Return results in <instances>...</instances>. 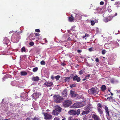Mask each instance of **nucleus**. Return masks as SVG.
I'll use <instances>...</instances> for the list:
<instances>
[{"label": "nucleus", "mask_w": 120, "mask_h": 120, "mask_svg": "<svg viewBox=\"0 0 120 120\" xmlns=\"http://www.w3.org/2000/svg\"><path fill=\"white\" fill-rule=\"evenodd\" d=\"M84 109L85 111H83L81 115H84L88 114L89 112L92 111V108L90 106L87 105L84 107Z\"/></svg>", "instance_id": "1"}, {"label": "nucleus", "mask_w": 120, "mask_h": 120, "mask_svg": "<svg viewBox=\"0 0 120 120\" xmlns=\"http://www.w3.org/2000/svg\"><path fill=\"white\" fill-rule=\"evenodd\" d=\"M99 90L98 89H96L95 88H93L88 90V92L89 94L95 95L98 93Z\"/></svg>", "instance_id": "2"}, {"label": "nucleus", "mask_w": 120, "mask_h": 120, "mask_svg": "<svg viewBox=\"0 0 120 120\" xmlns=\"http://www.w3.org/2000/svg\"><path fill=\"white\" fill-rule=\"evenodd\" d=\"M72 103V102L70 100H66L63 102V105L65 107H68L70 106Z\"/></svg>", "instance_id": "3"}, {"label": "nucleus", "mask_w": 120, "mask_h": 120, "mask_svg": "<svg viewBox=\"0 0 120 120\" xmlns=\"http://www.w3.org/2000/svg\"><path fill=\"white\" fill-rule=\"evenodd\" d=\"M70 93L72 97L75 98L77 99L80 98L78 94H76L74 91H73L72 90H71Z\"/></svg>", "instance_id": "4"}, {"label": "nucleus", "mask_w": 120, "mask_h": 120, "mask_svg": "<svg viewBox=\"0 0 120 120\" xmlns=\"http://www.w3.org/2000/svg\"><path fill=\"white\" fill-rule=\"evenodd\" d=\"M44 116H45V118L47 120H50L51 119L52 117V116L51 115L50 113H43Z\"/></svg>", "instance_id": "5"}, {"label": "nucleus", "mask_w": 120, "mask_h": 120, "mask_svg": "<svg viewBox=\"0 0 120 120\" xmlns=\"http://www.w3.org/2000/svg\"><path fill=\"white\" fill-rule=\"evenodd\" d=\"M40 95L41 94H39V93L37 92L33 94L31 96L33 99H36L38 98Z\"/></svg>", "instance_id": "6"}, {"label": "nucleus", "mask_w": 120, "mask_h": 120, "mask_svg": "<svg viewBox=\"0 0 120 120\" xmlns=\"http://www.w3.org/2000/svg\"><path fill=\"white\" fill-rule=\"evenodd\" d=\"M62 97L58 96L56 98L55 101L57 103H59L62 101Z\"/></svg>", "instance_id": "7"}, {"label": "nucleus", "mask_w": 120, "mask_h": 120, "mask_svg": "<svg viewBox=\"0 0 120 120\" xmlns=\"http://www.w3.org/2000/svg\"><path fill=\"white\" fill-rule=\"evenodd\" d=\"M68 113L70 115H76V111L75 110H71L68 112Z\"/></svg>", "instance_id": "8"}, {"label": "nucleus", "mask_w": 120, "mask_h": 120, "mask_svg": "<svg viewBox=\"0 0 120 120\" xmlns=\"http://www.w3.org/2000/svg\"><path fill=\"white\" fill-rule=\"evenodd\" d=\"M113 18V16H108L105 19L104 21L105 22H107L111 20Z\"/></svg>", "instance_id": "9"}, {"label": "nucleus", "mask_w": 120, "mask_h": 120, "mask_svg": "<svg viewBox=\"0 0 120 120\" xmlns=\"http://www.w3.org/2000/svg\"><path fill=\"white\" fill-rule=\"evenodd\" d=\"M73 79L74 81H76L78 82H79L80 80V77H78L77 75L74 77Z\"/></svg>", "instance_id": "10"}, {"label": "nucleus", "mask_w": 120, "mask_h": 120, "mask_svg": "<svg viewBox=\"0 0 120 120\" xmlns=\"http://www.w3.org/2000/svg\"><path fill=\"white\" fill-rule=\"evenodd\" d=\"M60 112L55 109L53 110L52 112V114L55 115H57L60 113Z\"/></svg>", "instance_id": "11"}, {"label": "nucleus", "mask_w": 120, "mask_h": 120, "mask_svg": "<svg viewBox=\"0 0 120 120\" xmlns=\"http://www.w3.org/2000/svg\"><path fill=\"white\" fill-rule=\"evenodd\" d=\"M53 84L52 82H48L44 83V85L47 87H49L52 86Z\"/></svg>", "instance_id": "12"}, {"label": "nucleus", "mask_w": 120, "mask_h": 120, "mask_svg": "<svg viewBox=\"0 0 120 120\" xmlns=\"http://www.w3.org/2000/svg\"><path fill=\"white\" fill-rule=\"evenodd\" d=\"M72 107L74 108H79V102L75 103L72 106Z\"/></svg>", "instance_id": "13"}, {"label": "nucleus", "mask_w": 120, "mask_h": 120, "mask_svg": "<svg viewBox=\"0 0 120 120\" xmlns=\"http://www.w3.org/2000/svg\"><path fill=\"white\" fill-rule=\"evenodd\" d=\"M92 117L94 120H100L99 117L96 115L94 114Z\"/></svg>", "instance_id": "14"}, {"label": "nucleus", "mask_w": 120, "mask_h": 120, "mask_svg": "<svg viewBox=\"0 0 120 120\" xmlns=\"http://www.w3.org/2000/svg\"><path fill=\"white\" fill-rule=\"evenodd\" d=\"M54 108L55 110H57L60 112L61 111V108L60 106L58 105L55 106L54 107Z\"/></svg>", "instance_id": "15"}, {"label": "nucleus", "mask_w": 120, "mask_h": 120, "mask_svg": "<svg viewBox=\"0 0 120 120\" xmlns=\"http://www.w3.org/2000/svg\"><path fill=\"white\" fill-rule=\"evenodd\" d=\"M39 77L37 76L36 77H34L33 76L32 79V80L35 81H38L39 80Z\"/></svg>", "instance_id": "16"}, {"label": "nucleus", "mask_w": 120, "mask_h": 120, "mask_svg": "<svg viewBox=\"0 0 120 120\" xmlns=\"http://www.w3.org/2000/svg\"><path fill=\"white\" fill-rule=\"evenodd\" d=\"M62 94L64 97H66L67 96V90L65 89L62 92Z\"/></svg>", "instance_id": "17"}, {"label": "nucleus", "mask_w": 120, "mask_h": 120, "mask_svg": "<svg viewBox=\"0 0 120 120\" xmlns=\"http://www.w3.org/2000/svg\"><path fill=\"white\" fill-rule=\"evenodd\" d=\"M71 79V77H64V80L65 82H69Z\"/></svg>", "instance_id": "18"}, {"label": "nucleus", "mask_w": 120, "mask_h": 120, "mask_svg": "<svg viewBox=\"0 0 120 120\" xmlns=\"http://www.w3.org/2000/svg\"><path fill=\"white\" fill-rule=\"evenodd\" d=\"M105 109L106 111V114H107L108 116H109V112L108 107L107 106H105Z\"/></svg>", "instance_id": "19"}, {"label": "nucleus", "mask_w": 120, "mask_h": 120, "mask_svg": "<svg viewBox=\"0 0 120 120\" xmlns=\"http://www.w3.org/2000/svg\"><path fill=\"white\" fill-rule=\"evenodd\" d=\"M98 110L100 114L101 115V116H102L103 114V112L101 109L100 108H98Z\"/></svg>", "instance_id": "20"}, {"label": "nucleus", "mask_w": 120, "mask_h": 120, "mask_svg": "<svg viewBox=\"0 0 120 120\" xmlns=\"http://www.w3.org/2000/svg\"><path fill=\"white\" fill-rule=\"evenodd\" d=\"M79 107H81L85 105V104L83 102H79Z\"/></svg>", "instance_id": "21"}, {"label": "nucleus", "mask_w": 120, "mask_h": 120, "mask_svg": "<svg viewBox=\"0 0 120 120\" xmlns=\"http://www.w3.org/2000/svg\"><path fill=\"white\" fill-rule=\"evenodd\" d=\"M101 89L103 91L106 90V87L105 85H103L101 86Z\"/></svg>", "instance_id": "22"}, {"label": "nucleus", "mask_w": 120, "mask_h": 120, "mask_svg": "<svg viewBox=\"0 0 120 120\" xmlns=\"http://www.w3.org/2000/svg\"><path fill=\"white\" fill-rule=\"evenodd\" d=\"M74 18L71 15V17L69 18V21L70 22H72L74 20Z\"/></svg>", "instance_id": "23"}, {"label": "nucleus", "mask_w": 120, "mask_h": 120, "mask_svg": "<svg viewBox=\"0 0 120 120\" xmlns=\"http://www.w3.org/2000/svg\"><path fill=\"white\" fill-rule=\"evenodd\" d=\"M27 73L25 71H22L21 72V74L22 75H27Z\"/></svg>", "instance_id": "24"}, {"label": "nucleus", "mask_w": 120, "mask_h": 120, "mask_svg": "<svg viewBox=\"0 0 120 120\" xmlns=\"http://www.w3.org/2000/svg\"><path fill=\"white\" fill-rule=\"evenodd\" d=\"M6 38H4L3 41V42L4 44H6V45L7 44V43L8 42L7 41H6Z\"/></svg>", "instance_id": "25"}, {"label": "nucleus", "mask_w": 120, "mask_h": 120, "mask_svg": "<svg viewBox=\"0 0 120 120\" xmlns=\"http://www.w3.org/2000/svg\"><path fill=\"white\" fill-rule=\"evenodd\" d=\"M80 114V110L79 109H78L76 112V114L77 115H79Z\"/></svg>", "instance_id": "26"}, {"label": "nucleus", "mask_w": 120, "mask_h": 120, "mask_svg": "<svg viewBox=\"0 0 120 120\" xmlns=\"http://www.w3.org/2000/svg\"><path fill=\"white\" fill-rule=\"evenodd\" d=\"M38 69V68L37 67L33 69V71L34 72H35L37 71Z\"/></svg>", "instance_id": "27"}, {"label": "nucleus", "mask_w": 120, "mask_h": 120, "mask_svg": "<svg viewBox=\"0 0 120 120\" xmlns=\"http://www.w3.org/2000/svg\"><path fill=\"white\" fill-rule=\"evenodd\" d=\"M60 76L58 75H57L56 76H55V78L56 79V80H58L60 78Z\"/></svg>", "instance_id": "28"}, {"label": "nucleus", "mask_w": 120, "mask_h": 120, "mask_svg": "<svg viewBox=\"0 0 120 120\" xmlns=\"http://www.w3.org/2000/svg\"><path fill=\"white\" fill-rule=\"evenodd\" d=\"M31 120H40V119L38 117H35Z\"/></svg>", "instance_id": "29"}, {"label": "nucleus", "mask_w": 120, "mask_h": 120, "mask_svg": "<svg viewBox=\"0 0 120 120\" xmlns=\"http://www.w3.org/2000/svg\"><path fill=\"white\" fill-rule=\"evenodd\" d=\"M26 51V50L25 49V47H24L23 48H22L21 49V52H25Z\"/></svg>", "instance_id": "30"}, {"label": "nucleus", "mask_w": 120, "mask_h": 120, "mask_svg": "<svg viewBox=\"0 0 120 120\" xmlns=\"http://www.w3.org/2000/svg\"><path fill=\"white\" fill-rule=\"evenodd\" d=\"M74 118L73 117L70 116L68 118V120H73Z\"/></svg>", "instance_id": "31"}, {"label": "nucleus", "mask_w": 120, "mask_h": 120, "mask_svg": "<svg viewBox=\"0 0 120 120\" xmlns=\"http://www.w3.org/2000/svg\"><path fill=\"white\" fill-rule=\"evenodd\" d=\"M84 72V71L81 70L79 71V74L80 75H81L83 74Z\"/></svg>", "instance_id": "32"}, {"label": "nucleus", "mask_w": 120, "mask_h": 120, "mask_svg": "<svg viewBox=\"0 0 120 120\" xmlns=\"http://www.w3.org/2000/svg\"><path fill=\"white\" fill-rule=\"evenodd\" d=\"M45 61L43 60L41 61V64L42 65H44L45 64Z\"/></svg>", "instance_id": "33"}, {"label": "nucleus", "mask_w": 120, "mask_h": 120, "mask_svg": "<svg viewBox=\"0 0 120 120\" xmlns=\"http://www.w3.org/2000/svg\"><path fill=\"white\" fill-rule=\"evenodd\" d=\"M91 25H92L93 26L94 25V21H91Z\"/></svg>", "instance_id": "34"}, {"label": "nucleus", "mask_w": 120, "mask_h": 120, "mask_svg": "<svg viewBox=\"0 0 120 120\" xmlns=\"http://www.w3.org/2000/svg\"><path fill=\"white\" fill-rule=\"evenodd\" d=\"M105 50H103L102 52V53L103 54H105Z\"/></svg>", "instance_id": "35"}, {"label": "nucleus", "mask_w": 120, "mask_h": 120, "mask_svg": "<svg viewBox=\"0 0 120 120\" xmlns=\"http://www.w3.org/2000/svg\"><path fill=\"white\" fill-rule=\"evenodd\" d=\"M34 44V43L33 42H31L29 43L30 45L31 46L33 45Z\"/></svg>", "instance_id": "36"}, {"label": "nucleus", "mask_w": 120, "mask_h": 120, "mask_svg": "<svg viewBox=\"0 0 120 120\" xmlns=\"http://www.w3.org/2000/svg\"><path fill=\"white\" fill-rule=\"evenodd\" d=\"M35 31L36 32H40V30L38 29H35Z\"/></svg>", "instance_id": "37"}, {"label": "nucleus", "mask_w": 120, "mask_h": 120, "mask_svg": "<svg viewBox=\"0 0 120 120\" xmlns=\"http://www.w3.org/2000/svg\"><path fill=\"white\" fill-rule=\"evenodd\" d=\"M90 76V75H88L86 76L85 78H86V79H88L89 78V77Z\"/></svg>", "instance_id": "38"}, {"label": "nucleus", "mask_w": 120, "mask_h": 120, "mask_svg": "<svg viewBox=\"0 0 120 120\" xmlns=\"http://www.w3.org/2000/svg\"><path fill=\"white\" fill-rule=\"evenodd\" d=\"M79 16V15L78 14H76V15L75 16V19H78V17Z\"/></svg>", "instance_id": "39"}, {"label": "nucleus", "mask_w": 120, "mask_h": 120, "mask_svg": "<svg viewBox=\"0 0 120 120\" xmlns=\"http://www.w3.org/2000/svg\"><path fill=\"white\" fill-rule=\"evenodd\" d=\"M98 107H100V108L101 107V105L100 103H98Z\"/></svg>", "instance_id": "40"}, {"label": "nucleus", "mask_w": 120, "mask_h": 120, "mask_svg": "<svg viewBox=\"0 0 120 120\" xmlns=\"http://www.w3.org/2000/svg\"><path fill=\"white\" fill-rule=\"evenodd\" d=\"M95 61L97 62H99V60L98 58H96L95 60Z\"/></svg>", "instance_id": "41"}, {"label": "nucleus", "mask_w": 120, "mask_h": 120, "mask_svg": "<svg viewBox=\"0 0 120 120\" xmlns=\"http://www.w3.org/2000/svg\"><path fill=\"white\" fill-rule=\"evenodd\" d=\"M54 120H59V119L57 117H55Z\"/></svg>", "instance_id": "42"}, {"label": "nucleus", "mask_w": 120, "mask_h": 120, "mask_svg": "<svg viewBox=\"0 0 120 120\" xmlns=\"http://www.w3.org/2000/svg\"><path fill=\"white\" fill-rule=\"evenodd\" d=\"M40 34H39L36 33L35 34V35L36 36H39Z\"/></svg>", "instance_id": "43"}, {"label": "nucleus", "mask_w": 120, "mask_h": 120, "mask_svg": "<svg viewBox=\"0 0 120 120\" xmlns=\"http://www.w3.org/2000/svg\"><path fill=\"white\" fill-rule=\"evenodd\" d=\"M104 4V2L102 1H101L100 3V4L101 5H103Z\"/></svg>", "instance_id": "44"}, {"label": "nucleus", "mask_w": 120, "mask_h": 120, "mask_svg": "<svg viewBox=\"0 0 120 120\" xmlns=\"http://www.w3.org/2000/svg\"><path fill=\"white\" fill-rule=\"evenodd\" d=\"M75 84H72V85H71L70 86V87H75Z\"/></svg>", "instance_id": "45"}, {"label": "nucleus", "mask_w": 120, "mask_h": 120, "mask_svg": "<svg viewBox=\"0 0 120 120\" xmlns=\"http://www.w3.org/2000/svg\"><path fill=\"white\" fill-rule=\"evenodd\" d=\"M82 51L80 50H79L77 51L79 53H80Z\"/></svg>", "instance_id": "46"}, {"label": "nucleus", "mask_w": 120, "mask_h": 120, "mask_svg": "<svg viewBox=\"0 0 120 120\" xmlns=\"http://www.w3.org/2000/svg\"><path fill=\"white\" fill-rule=\"evenodd\" d=\"M89 50L90 51H91L92 50V48H90L89 49Z\"/></svg>", "instance_id": "47"}, {"label": "nucleus", "mask_w": 120, "mask_h": 120, "mask_svg": "<svg viewBox=\"0 0 120 120\" xmlns=\"http://www.w3.org/2000/svg\"><path fill=\"white\" fill-rule=\"evenodd\" d=\"M88 36V35L87 34H86L85 35V37H87Z\"/></svg>", "instance_id": "48"}, {"label": "nucleus", "mask_w": 120, "mask_h": 120, "mask_svg": "<svg viewBox=\"0 0 120 120\" xmlns=\"http://www.w3.org/2000/svg\"><path fill=\"white\" fill-rule=\"evenodd\" d=\"M13 31H11L10 32H9V33L10 34H11V33H13Z\"/></svg>", "instance_id": "49"}, {"label": "nucleus", "mask_w": 120, "mask_h": 120, "mask_svg": "<svg viewBox=\"0 0 120 120\" xmlns=\"http://www.w3.org/2000/svg\"><path fill=\"white\" fill-rule=\"evenodd\" d=\"M86 79V78H85L84 79H83L82 80V81H84Z\"/></svg>", "instance_id": "50"}, {"label": "nucleus", "mask_w": 120, "mask_h": 120, "mask_svg": "<svg viewBox=\"0 0 120 120\" xmlns=\"http://www.w3.org/2000/svg\"><path fill=\"white\" fill-rule=\"evenodd\" d=\"M51 78L52 79H53L54 78V77H53V76H52L51 77Z\"/></svg>", "instance_id": "51"}, {"label": "nucleus", "mask_w": 120, "mask_h": 120, "mask_svg": "<svg viewBox=\"0 0 120 120\" xmlns=\"http://www.w3.org/2000/svg\"><path fill=\"white\" fill-rule=\"evenodd\" d=\"M108 11L109 12H111L112 11V10H108Z\"/></svg>", "instance_id": "52"}, {"label": "nucleus", "mask_w": 120, "mask_h": 120, "mask_svg": "<svg viewBox=\"0 0 120 120\" xmlns=\"http://www.w3.org/2000/svg\"><path fill=\"white\" fill-rule=\"evenodd\" d=\"M30 120V118H27V119H26V120Z\"/></svg>", "instance_id": "53"}, {"label": "nucleus", "mask_w": 120, "mask_h": 120, "mask_svg": "<svg viewBox=\"0 0 120 120\" xmlns=\"http://www.w3.org/2000/svg\"><path fill=\"white\" fill-rule=\"evenodd\" d=\"M117 13H116L115 14V15H114V16H116L117 15ZM114 16H113V17Z\"/></svg>", "instance_id": "54"}, {"label": "nucleus", "mask_w": 120, "mask_h": 120, "mask_svg": "<svg viewBox=\"0 0 120 120\" xmlns=\"http://www.w3.org/2000/svg\"><path fill=\"white\" fill-rule=\"evenodd\" d=\"M5 78H3V81H4L5 80L4 79Z\"/></svg>", "instance_id": "55"}, {"label": "nucleus", "mask_w": 120, "mask_h": 120, "mask_svg": "<svg viewBox=\"0 0 120 120\" xmlns=\"http://www.w3.org/2000/svg\"><path fill=\"white\" fill-rule=\"evenodd\" d=\"M62 120H66L65 118H64L62 119Z\"/></svg>", "instance_id": "56"}, {"label": "nucleus", "mask_w": 120, "mask_h": 120, "mask_svg": "<svg viewBox=\"0 0 120 120\" xmlns=\"http://www.w3.org/2000/svg\"><path fill=\"white\" fill-rule=\"evenodd\" d=\"M114 81H113V80H111V82L112 83H113L114 82Z\"/></svg>", "instance_id": "57"}, {"label": "nucleus", "mask_w": 120, "mask_h": 120, "mask_svg": "<svg viewBox=\"0 0 120 120\" xmlns=\"http://www.w3.org/2000/svg\"><path fill=\"white\" fill-rule=\"evenodd\" d=\"M98 22V21L97 20H96L95 21V23H97Z\"/></svg>", "instance_id": "58"}, {"label": "nucleus", "mask_w": 120, "mask_h": 120, "mask_svg": "<svg viewBox=\"0 0 120 120\" xmlns=\"http://www.w3.org/2000/svg\"><path fill=\"white\" fill-rule=\"evenodd\" d=\"M4 120H11L9 119H7Z\"/></svg>", "instance_id": "59"}, {"label": "nucleus", "mask_w": 120, "mask_h": 120, "mask_svg": "<svg viewBox=\"0 0 120 120\" xmlns=\"http://www.w3.org/2000/svg\"><path fill=\"white\" fill-rule=\"evenodd\" d=\"M71 38H70V37H69V38H68V39L69 40H71Z\"/></svg>", "instance_id": "60"}, {"label": "nucleus", "mask_w": 120, "mask_h": 120, "mask_svg": "<svg viewBox=\"0 0 120 120\" xmlns=\"http://www.w3.org/2000/svg\"><path fill=\"white\" fill-rule=\"evenodd\" d=\"M73 120H78V119H75L74 118Z\"/></svg>", "instance_id": "61"}, {"label": "nucleus", "mask_w": 120, "mask_h": 120, "mask_svg": "<svg viewBox=\"0 0 120 120\" xmlns=\"http://www.w3.org/2000/svg\"><path fill=\"white\" fill-rule=\"evenodd\" d=\"M85 37H85V36H83V38H85Z\"/></svg>", "instance_id": "62"}, {"label": "nucleus", "mask_w": 120, "mask_h": 120, "mask_svg": "<svg viewBox=\"0 0 120 120\" xmlns=\"http://www.w3.org/2000/svg\"><path fill=\"white\" fill-rule=\"evenodd\" d=\"M47 111H49V110H48V109H47Z\"/></svg>", "instance_id": "63"}, {"label": "nucleus", "mask_w": 120, "mask_h": 120, "mask_svg": "<svg viewBox=\"0 0 120 120\" xmlns=\"http://www.w3.org/2000/svg\"><path fill=\"white\" fill-rule=\"evenodd\" d=\"M92 120V119H89V120Z\"/></svg>", "instance_id": "64"}]
</instances>
